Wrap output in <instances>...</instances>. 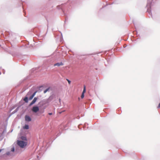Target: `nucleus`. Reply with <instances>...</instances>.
Wrapping results in <instances>:
<instances>
[{
  "label": "nucleus",
  "instance_id": "2eb2a0df",
  "mask_svg": "<svg viewBox=\"0 0 160 160\" xmlns=\"http://www.w3.org/2000/svg\"><path fill=\"white\" fill-rule=\"evenodd\" d=\"M48 90V89H46V90H45L44 91V93H46Z\"/></svg>",
  "mask_w": 160,
  "mask_h": 160
},
{
  "label": "nucleus",
  "instance_id": "7ed1b4c3",
  "mask_svg": "<svg viewBox=\"0 0 160 160\" xmlns=\"http://www.w3.org/2000/svg\"><path fill=\"white\" fill-rule=\"evenodd\" d=\"M25 120L26 121L29 122L31 121V118L28 115H26L25 117Z\"/></svg>",
  "mask_w": 160,
  "mask_h": 160
},
{
  "label": "nucleus",
  "instance_id": "9b49d317",
  "mask_svg": "<svg viewBox=\"0 0 160 160\" xmlns=\"http://www.w3.org/2000/svg\"><path fill=\"white\" fill-rule=\"evenodd\" d=\"M33 98V97H32V95L29 98V100H32Z\"/></svg>",
  "mask_w": 160,
  "mask_h": 160
},
{
  "label": "nucleus",
  "instance_id": "a211bd4d",
  "mask_svg": "<svg viewBox=\"0 0 160 160\" xmlns=\"http://www.w3.org/2000/svg\"><path fill=\"white\" fill-rule=\"evenodd\" d=\"M52 113H49L48 114L49 115H52Z\"/></svg>",
  "mask_w": 160,
  "mask_h": 160
},
{
  "label": "nucleus",
  "instance_id": "4468645a",
  "mask_svg": "<svg viewBox=\"0 0 160 160\" xmlns=\"http://www.w3.org/2000/svg\"><path fill=\"white\" fill-rule=\"evenodd\" d=\"M36 92H35L32 95V97H34V96L35 95V94L36 93Z\"/></svg>",
  "mask_w": 160,
  "mask_h": 160
},
{
  "label": "nucleus",
  "instance_id": "ddd939ff",
  "mask_svg": "<svg viewBox=\"0 0 160 160\" xmlns=\"http://www.w3.org/2000/svg\"><path fill=\"white\" fill-rule=\"evenodd\" d=\"M36 92H35L32 95V97H34V96L35 95V94L36 93Z\"/></svg>",
  "mask_w": 160,
  "mask_h": 160
},
{
  "label": "nucleus",
  "instance_id": "f257e3e1",
  "mask_svg": "<svg viewBox=\"0 0 160 160\" xmlns=\"http://www.w3.org/2000/svg\"><path fill=\"white\" fill-rule=\"evenodd\" d=\"M17 144L20 148H24L27 145L28 142L27 141L18 140Z\"/></svg>",
  "mask_w": 160,
  "mask_h": 160
},
{
  "label": "nucleus",
  "instance_id": "9d476101",
  "mask_svg": "<svg viewBox=\"0 0 160 160\" xmlns=\"http://www.w3.org/2000/svg\"><path fill=\"white\" fill-rule=\"evenodd\" d=\"M84 94L82 93V94L81 96V98H84Z\"/></svg>",
  "mask_w": 160,
  "mask_h": 160
},
{
  "label": "nucleus",
  "instance_id": "0eeeda50",
  "mask_svg": "<svg viewBox=\"0 0 160 160\" xmlns=\"http://www.w3.org/2000/svg\"><path fill=\"white\" fill-rule=\"evenodd\" d=\"M29 128V126L28 125L26 124L23 127V128L26 129H28Z\"/></svg>",
  "mask_w": 160,
  "mask_h": 160
},
{
  "label": "nucleus",
  "instance_id": "f3484780",
  "mask_svg": "<svg viewBox=\"0 0 160 160\" xmlns=\"http://www.w3.org/2000/svg\"><path fill=\"white\" fill-rule=\"evenodd\" d=\"M158 108H160V102L158 107Z\"/></svg>",
  "mask_w": 160,
  "mask_h": 160
},
{
  "label": "nucleus",
  "instance_id": "f03ea898",
  "mask_svg": "<svg viewBox=\"0 0 160 160\" xmlns=\"http://www.w3.org/2000/svg\"><path fill=\"white\" fill-rule=\"evenodd\" d=\"M39 110V108L37 106L33 107L32 109V111L34 112H37Z\"/></svg>",
  "mask_w": 160,
  "mask_h": 160
},
{
  "label": "nucleus",
  "instance_id": "1a4fd4ad",
  "mask_svg": "<svg viewBox=\"0 0 160 160\" xmlns=\"http://www.w3.org/2000/svg\"><path fill=\"white\" fill-rule=\"evenodd\" d=\"M85 92H86V87L85 86H84V88H83V91L82 92V93L84 94V93Z\"/></svg>",
  "mask_w": 160,
  "mask_h": 160
},
{
  "label": "nucleus",
  "instance_id": "6e6552de",
  "mask_svg": "<svg viewBox=\"0 0 160 160\" xmlns=\"http://www.w3.org/2000/svg\"><path fill=\"white\" fill-rule=\"evenodd\" d=\"M24 101L26 102L27 103L28 102V98L27 97H25L23 99Z\"/></svg>",
  "mask_w": 160,
  "mask_h": 160
},
{
  "label": "nucleus",
  "instance_id": "39448f33",
  "mask_svg": "<svg viewBox=\"0 0 160 160\" xmlns=\"http://www.w3.org/2000/svg\"><path fill=\"white\" fill-rule=\"evenodd\" d=\"M63 65V64L62 63V62H61L60 63H55L54 64V66H60L61 65Z\"/></svg>",
  "mask_w": 160,
  "mask_h": 160
},
{
  "label": "nucleus",
  "instance_id": "dca6fc26",
  "mask_svg": "<svg viewBox=\"0 0 160 160\" xmlns=\"http://www.w3.org/2000/svg\"><path fill=\"white\" fill-rule=\"evenodd\" d=\"M67 80L68 83L69 84H70V83H71V81L70 80H68V79H67Z\"/></svg>",
  "mask_w": 160,
  "mask_h": 160
},
{
  "label": "nucleus",
  "instance_id": "20e7f679",
  "mask_svg": "<svg viewBox=\"0 0 160 160\" xmlns=\"http://www.w3.org/2000/svg\"><path fill=\"white\" fill-rule=\"evenodd\" d=\"M37 100V98L36 97L34 98L33 100L31 102L29 106H31L32 105L34 104L36 101Z\"/></svg>",
  "mask_w": 160,
  "mask_h": 160
},
{
  "label": "nucleus",
  "instance_id": "f8f14e48",
  "mask_svg": "<svg viewBox=\"0 0 160 160\" xmlns=\"http://www.w3.org/2000/svg\"><path fill=\"white\" fill-rule=\"evenodd\" d=\"M14 150H15V149H14V147H13L11 148V151L12 152H13L14 151Z\"/></svg>",
  "mask_w": 160,
  "mask_h": 160
},
{
  "label": "nucleus",
  "instance_id": "6ab92c4d",
  "mask_svg": "<svg viewBox=\"0 0 160 160\" xmlns=\"http://www.w3.org/2000/svg\"><path fill=\"white\" fill-rule=\"evenodd\" d=\"M2 151V150L1 149H0V152L1 151Z\"/></svg>",
  "mask_w": 160,
  "mask_h": 160
},
{
  "label": "nucleus",
  "instance_id": "423d86ee",
  "mask_svg": "<svg viewBox=\"0 0 160 160\" xmlns=\"http://www.w3.org/2000/svg\"><path fill=\"white\" fill-rule=\"evenodd\" d=\"M21 139L22 140L24 141H27V139L26 137L24 136H22L21 137Z\"/></svg>",
  "mask_w": 160,
  "mask_h": 160
}]
</instances>
